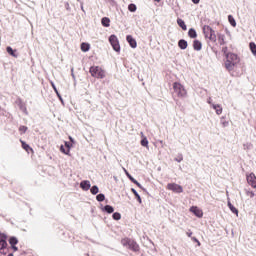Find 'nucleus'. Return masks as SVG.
I'll return each instance as SVG.
<instances>
[{"label":"nucleus","mask_w":256,"mask_h":256,"mask_svg":"<svg viewBox=\"0 0 256 256\" xmlns=\"http://www.w3.org/2000/svg\"><path fill=\"white\" fill-rule=\"evenodd\" d=\"M239 56L235 53L226 54L225 67L227 71H233L235 69V65L239 63Z\"/></svg>","instance_id":"nucleus-1"},{"label":"nucleus","mask_w":256,"mask_h":256,"mask_svg":"<svg viewBox=\"0 0 256 256\" xmlns=\"http://www.w3.org/2000/svg\"><path fill=\"white\" fill-rule=\"evenodd\" d=\"M203 33L206 39H209L212 43H217V34H215V30L211 28L209 25L203 26Z\"/></svg>","instance_id":"nucleus-2"},{"label":"nucleus","mask_w":256,"mask_h":256,"mask_svg":"<svg viewBox=\"0 0 256 256\" xmlns=\"http://www.w3.org/2000/svg\"><path fill=\"white\" fill-rule=\"evenodd\" d=\"M173 90L177 97H180L181 99H185V97H187V90L185 89V86H183L181 83L174 82Z\"/></svg>","instance_id":"nucleus-3"},{"label":"nucleus","mask_w":256,"mask_h":256,"mask_svg":"<svg viewBox=\"0 0 256 256\" xmlns=\"http://www.w3.org/2000/svg\"><path fill=\"white\" fill-rule=\"evenodd\" d=\"M92 77H95L96 79H104L105 77V71L101 69L99 66H92L89 70Z\"/></svg>","instance_id":"nucleus-4"},{"label":"nucleus","mask_w":256,"mask_h":256,"mask_svg":"<svg viewBox=\"0 0 256 256\" xmlns=\"http://www.w3.org/2000/svg\"><path fill=\"white\" fill-rule=\"evenodd\" d=\"M109 42L112 46V48L116 51V53H119L121 51V45H119V39L115 34L110 35Z\"/></svg>","instance_id":"nucleus-5"},{"label":"nucleus","mask_w":256,"mask_h":256,"mask_svg":"<svg viewBox=\"0 0 256 256\" xmlns=\"http://www.w3.org/2000/svg\"><path fill=\"white\" fill-rule=\"evenodd\" d=\"M167 189L169 191H173V193H183V186H181L177 183H168Z\"/></svg>","instance_id":"nucleus-6"},{"label":"nucleus","mask_w":256,"mask_h":256,"mask_svg":"<svg viewBox=\"0 0 256 256\" xmlns=\"http://www.w3.org/2000/svg\"><path fill=\"white\" fill-rule=\"evenodd\" d=\"M7 245V234L0 233V253L4 251V249H7Z\"/></svg>","instance_id":"nucleus-7"},{"label":"nucleus","mask_w":256,"mask_h":256,"mask_svg":"<svg viewBox=\"0 0 256 256\" xmlns=\"http://www.w3.org/2000/svg\"><path fill=\"white\" fill-rule=\"evenodd\" d=\"M125 175L128 177V179L134 183V185H137V187H139V189H142V191H147V189L143 188V185H141V183H139V181H137L136 179H134L130 174L129 171H127L126 169H124Z\"/></svg>","instance_id":"nucleus-8"},{"label":"nucleus","mask_w":256,"mask_h":256,"mask_svg":"<svg viewBox=\"0 0 256 256\" xmlns=\"http://www.w3.org/2000/svg\"><path fill=\"white\" fill-rule=\"evenodd\" d=\"M246 179L249 185H251V187H253L254 189H256V176L255 173H250L248 175H246Z\"/></svg>","instance_id":"nucleus-9"},{"label":"nucleus","mask_w":256,"mask_h":256,"mask_svg":"<svg viewBox=\"0 0 256 256\" xmlns=\"http://www.w3.org/2000/svg\"><path fill=\"white\" fill-rule=\"evenodd\" d=\"M190 212L193 213L199 219H201V217H203V211L201 209H199V207H197V206L190 207Z\"/></svg>","instance_id":"nucleus-10"},{"label":"nucleus","mask_w":256,"mask_h":256,"mask_svg":"<svg viewBox=\"0 0 256 256\" xmlns=\"http://www.w3.org/2000/svg\"><path fill=\"white\" fill-rule=\"evenodd\" d=\"M126 41H127V43H129V45L132 49H137V40H135V38H133V36L127 35Z\"/></svg>","instance_id":"nucleus-11"},{"label":"nucleus","mask_w":256,"mask_h":256,"mask_svg":"<svg viewBox=\"0 0 256 256\" xmlns=\"http://www.w3.org/2000/svg\"><path fill=\"white\" fill-rule=\"evenodd\" d=\"M80 188L82 191H89L91 189V182L89 180L80 182Z\"/></svg>","instance_id":"nucleus-12"},{"label":"nucleus","mask_w":256,"mask_h":256,"mask_svg":"<svg viewBox=\"0 0 256 256\" xmlns=\"http://www.w3.org/2000/svg\"><path fill=\"white\" fill-rule=\"evenodd\" d=\"M128 249H130L131 251H139V244H137V242H135L134 240H130V244L128 245Z\"/></svg>","instance_id":"nucleus-13"},{"label":"nucleus","mask_w":256,"mask_h":256,"mask_svg":"<svg viewBox=\"0 0 256 256\" xmlns=\"http://www.w3.org/2000/svg\"><path fill=\"white\" fill-rule=\"evenodd\" d=\"M193 49L194 51H201L203 49V44L199 40H194L193 41Z\"/></svg>","instance_id":"nucleus-14"},{"label":"nucleus","mask_w":256,"mask_h":256,"mask_svg":"<svg viewBox=\"0 0 256 256\" xmlns=\"http://www.w3.org/2000/svg\"><path fill=\"white\" fill-rule=\"evenodd\" d=\"M102 211H103V213H108L109 215H111V213H114L115 208H113V206L107 204L104 207H102Z\"/></svg>","instance_id":"nucleus-15"},{"label":"nucleus","mask_w":256,"mask_h":256,"mask_svg":"<svg viewBox=\"0 0 256 256\" xmlns=\"http://www.w3.org/2000/svg\"><path fill=\"white\" fill-rule=\"evenodd\" d=\"M188 45H189V44L187 43V40H185V39H180V40L178 41V47H179L180 49H182V50L187 49Z\"/></svg>","instance_id":"nucleus-16"},{"label":"nucleus","mask_w":256,"mask_h":256,"mask_svg":"<svg viewBox=\"0 0 256 256\" xmlns=\"http://www.w3.org/2000/svg\"><path fill=\"white\" fill-rule=\"evenodd\" d=\"M212 109H214L216 115H221V113H223V107L219 104H212Z\"/></svg>","instance_id":"nucleus-17"},{"label":"nucleus","mask_w":256,"mask_h":256,"mask_svg":"<svg viewBox=\"0 0 256 256\" xmlns=\"http://www.w3.org/2000/svg\"><path fill=\"white\" fill-rule=\"evenodd\" d=\"M6 51L8 53V55H11L12 57H19V55H17V50H13V48L11 46H7Z\"/></svg>","instance_id":"nucleus-18"},{"label":"nucleus","mask_w":256,"mask_h":256,"mask_svg":"<svg viewBox=\"0 0 256 256\" xmlns=\"http://www.w3.org/2000/svg\"><path fill=\"white\" fill-rule=\"evenodd\" d=\"M101 24L103 25V27H110L111 26V19H109V17H103L101 19Z\"/></svg>","instance_id":"nucleus-19"},{"label":"nucleus","mask_w":256,"mask_h":256,"mask_svg":"<svg viewBox=\"0 0 256 256\" xmlns=\"http://www.w3.org/2000/svg\"><path fill=\"white\" fill-rule=\"evenodd\" d=\"M188 37H190V39H197V31L195 28H190L188 30Z\"/></svg>","instance_id":"nucleus-20"},{"label":"nucleus","mask_w":256,"mask_h":256,"mask_svg":"<svg viewBox=\"0 0 256 256\" xmlns=\"http://www.w3.org/2000/svg\"><path fill=\"white\" fill-rule=\"evenodd\" d=\"M51 86H52V89H54V92L56 93L59 101H61V103H63V97L61 96V94L59 93V90H57V86H55V83L54 82H51Z\"/></svg>","instance_id":"nucleus-21"},{"label":"nucleus","mask_w":256,"mask_h":256,"mask_svg":"<svg viewBox=\"0 0 256 256\" xmlns=\"http://www.w3.org/2000/svg\"><path fill=\"white\" fill-rule=\"evenodd\" d=\"M177 24L179 25V27H181L183 31H187V25L185 24V21L183 19L178 18Z\"/></svg>","instance_id":"nucleus-22"},{"label":"nucleus","mask_w":256,"mask_h":256,"mask_svg":"<svg viewBox=\"0 0 256 256\" xmlns=\"http://www.w3.org/2000/svg\"><path fill=\"white\" fill-rule=\"evenodd\" d=\"M131 192L137 199L138 203H140V204L143 203V200L141 199V195H139V192H137V190H135V188H131Z\"/></svg>","instance_id":"nucleus-23"},{"label":"nucleus","mask_w":256,"mask_h":256,"mask_svg":"<svg viewBox=\"0 0 256 256\" xmlns=\"http://www.w3.org/2000/svg\"><path fill=\"white\" fill-rule=\"evenodd\" d=\"M89 49H91V45H89V43L83 42L81 44V51H83V53H87V51H89Z\"/></svg>","instance_id":"nucleus-24"},{"label":"nucleus","mask_w":256,"mask_h":256,"mask_svg":"<svg viewBox=\"0 0 256 256\" xmlns=\"http://www.w3.org/2000/svg\"><path fill=\"white\" fill-rule=\"evenodd\" d=\"M217 37H218V42L220 45H225V34H221V33H218L217 34Z\"/></svg>","instance_id":"nucleus-25"},{"label":"nucleus","mask_w":256,"mask_h":256,"mask_svg":"<svg viewBox=\"0 0 256 256\" xmlns=\"http://www.w3.org/2000/svg\"><path fill=\"white\" fill-rule=\"evenodd\" d=\"M8 241H9L11 247L15 246V245H17V243H19V240L15 236H11Z\"/></svg>","instance_id":"nucleus-26"},{"label":"nucleus","mask_w":256,"mask_h":256,"mask_svg":"<svg viewBox=\"0 0 256 256\" xmlns=\"http://www.w3.org/2000/svg\"><path fill=\"white\" fill-rule=\"evenodd\" d=\"M249 47H250L251 53L254 55V57H256V44H255V42H250Z\"/></svg>","instance_id":"nucleus-27"},{"label":"nucleus","mask_w":256,"mask_h":256,"mask_svg":"<svg viewBox=\"0 0 256 256\" xmlns=\"http://www.w3.org/2000/svg\"><path fill=\"white\" fill-rule=\"evenodd\" d=\"M228 21L232 27H237V22L235 21V18L232 15L228 16Z\"/></svg>","instance_id":"nucleus-28"},{"label":"nucleus","mask_w":256,"mask_h":256,"mask_svg":"<svg viewBox=\"0 0 256 256\" xmlns=\"http://www.w3.org/2000/svg\"><path fill=\"white\" fill-rule=\"evenodd\" d=\"M128 11H130V13H135V11H137V5H135L134 3L129 4Z\"/></svg>","instance_id":"nucleus-29"},{"label":"nucleus","mask_w":256,"mask_h":256,"mask_svg":"<svg viewBox=\"0 0 256 256\" xmlns=\"http://www.w3.org/2000/svg\"><path fill=\"white\" fill-rule=\"evenodd\" d=\"M90 192L92 195H97V193H99V186L94 185L90 188Z\"/></svg>","instance_id":"nucleus-30"},{"label":"nucleus","mask_w":256,"mask_h":256,"mask_svg":"<svg viewBox=\"0 0 256 256\" xmlns=\"http://www.w3.org/2000/svg\"><path fill=\"white\" fill-rule=\"evenodd\" d=\"M96 200L98 201V203H103V201H105V194L100 193L96 196Z\"/></svg>","instance_id":"nucleus-31"},{"label":"nucleus","mask_w":256,"mask_h":256,"mask_svg":"<svg viewBox=\"0 0 256 256\" xmlns=\"http://www.w3.org/2000/svg\"><path fill=\"white\" fill-rule=\"evenodd\" d=\"M121 243H122L123 247H128L129 248V244L131 243V239L124 238V239L121 240Z\"/></svg>","instance_id":"nucleus-32"},{"label":"nucleus","mask_w":256,"mask_h":256,"mask_svg":"<svg viewBox=\"0 0 256 256\" xmlns=\"http://www.w3.org/2000/svg\"><path fill=\"white\" fill-rule=\"evenodd\" d=\"M22 143V148L24 149V151H33V149H31V146H29V144H26L25 141H21Z\"/></svg>","instance_id":"nucleus-33"},{"label":"nucleus","mask_w":256,"mask_h":256,"mask_svg":"<svg viewBox=\"0 0 256 256\" xmlns=\"http://www.w3.org/2000/svg\"><path fill=\"white\" fill-rule=\"evenodd\" d=\"M112 219H114V221H120L121 219V213L119 212H114L112 215Z\"/></svg>","instance_id":"nucleus-34"},{"label":"nucleus","mask_w":256,"mask_h":256,"mask_svg":"<svg viewBox=\"0 0 256 256\" xmlns=\"http://www.w3.org/2000/svg\"><path fill=\"white\" fill-rule=\"evenodd\" d=\"M140 143H141L142 147L149 146V140H147V137L143 138Z\"/></svg>","instance_id":"nucleus-35"},{"label":"nucleus","mask_w":256,"mask_h":256,"mask_svg":"<svg viewBox=\"0 0 256 256\" xmlns=\"http://www.w3.org/2000/svg\"><path fill=\"white\" fill-rule=\"evenodd\" d=\"M27 126H20L19 127V132H20V135H24V133H27Z\"/></svg>","instance_id":"nucleus-36"},{"label":"nucleus","mask_w":256,"mask_h":256,"mask_svg":"<svg viewBox=\"0 0 256 256\" xmlns=\"http://www.w3.org/2000/svg\"><path fill=\"white\" fill-rule=\"evenodd\" d=\"M64 145L67 148L68 153H69L71 151V148L73 147V144L71 142L65 141Z\"/></svg>","instance_id":"nucleus-37"},{"label":"nucleus","mask_w":256,"mask_h":256,"mask_svg":"<svg viewBox=\"0 0 256 256\" xmlns=\"http://www.w3.org/2000/svg\"><path fill=\"white\" fill-rule=\"evenodd\" d=\"M246 195L248 197H250L251 199H253L255 197V192L254 191L246 190Z\"/></svg>","instance_id":"nucleus-38"},{"label":"nucleus","mask_w":256,"mask_h":256,"mask_svg":"<svg viewBox=\"0 0 256 256\" xmlns=\"http://www.w3.org/2000/svg\"><path fill=\"white\" fill-rule=\"evenodd\" d=\"M60 151L61 153H64V155H69V150H65V146L63 145L60 146Z\"/></svg>","instance_id":"nucleus-39"},{"label":"nucleus","mask_w":256,"mask_h":256,"mask_svg":"<svg viewBox=\"0 0 256 256\" xmlns=\"http://www.w3.org/2000/svg\"><path fill=\"white\" fill-rule=\"evenodd\" d=\"M174 161H176L177 163H181V161H183V154H179L178 157L174 159Z\"/></svg>","instance_id":"nucleus-40"},{"label":"nucleus","mask_w":256,"mask_h":256,"mask_svg":"<svg viewBox=\"0 0 256 256\" xmlns=\"http://www.w3.org/2000/svg\"><path fill=\"white\" fill-rule=\"evenodd\" d=\"M230 209V211L232 212V213H234V215H239V210H237V208H235V206H232L231 208H229Z\"/></svg>","instance_id":"nucleus-41"},{"label":"nucleus","mask_w":256,"mask_h":256,"mask_svg":"<svg viewBox=\"0 0 256 256\" xmlns=\"http://www.w3.org/2000/svg\"><path fill=\"white\" fill-rule=\"evenodd\" d=\"M227 51H229V48H227V46H224L222 48V53H224L225 57H227V55H229V53Z\"/></svg>","instance_id":"nucleus-42"},{"label":"nucleus","mask_w":256,"mask_h":256,"mask_svg":"<svg viewBox=\"0 0 256 256\" xmlns=\"http://www.w3.org/2000/svg\"><path fill=\"white\" fill-rule=\"evenodd\" d=\"M20 109L21 111H23V113H25V115H28L29 113L27 112V107H25L23 104L20 105Z\"/></svg>","instance_id":"nucleus-43"},{"label":"nucleus","mask_w":256,"mask_h":256,"mask_svg":"<svg viewBox=\"0 0 256 256\" xmlns=\"http://www.w3.org/2000/svg\"><path fill=\"white\" fill-rule=\"evenodd\" d=\"M223 127H229L228 121H221Z\"/></svg>","instance_id":"nucleus-44"},{"label":"nucleus","mask_w":256,"mask_h":256,"mask_svg":"<svg viewBox=\"0 0 256 256\" xmlns=\"http://www.w3.org/2000/svg\"><path fill=\"white\" fill-rule=\"evenodd\" d=\"M207 103L209 104V105H211V107H213V102H212V100H211V98H208V100H207Z\"/></svg>","instance_id":"nucleus-45"},{"label":"nucleus","mask_w":256,"mask_h":256,"mask_svg":"<svg viewBox=\"0 0 256 256\" xmlns=\"http://www.w3.org/2000/svg\"><path fill=\"white\" fill-rule=\"evenodd\" d=\"M69 140H70V143L73 145V143H75V139H73V137L69 136Z\"/></svg>","instance_id":"nucleus-46"},{"label":"nucleus","mask_w":256,"mask_h":256,"mask_svg":"<svg viewBox=\"0 0 256 256\" xmlns=\"http://www.w3.org/2000/svg\"><path fill=\"white\" fill-rule=\"evenodd\" d=\"M11 248L13 249V251H19V248L17 246H11Z\"/></svg>","instance_id":"nucleus-47"},{"label":"nucleus","mask_w":256,"mask_h":256,"mask_svg":"<svg viewBox=\"0 0 256 256\" xmlns=\"http://www.w3.org/2000/svg\"><path fill=\"white\" fill-rule=\"evenodd\" d=\"M201 0H192V3H194V5H198V3L200 2Z\"/></svg>","instance_id":"nucleus-48"},{"label":"nucleus","mask_w":256,"mask_h":256,"mask_svg":"<svg viewBox=\"0 0 256 256\" xmlns=\"http://www.w3.org/2000/svg\"><path fill=\"white\" fill-rule=\"evenodd\" d=\"M80 7L83 12H85V9L83 8V2H80Z\"/></svg>","instance_id":"nucleus-49"},{"label":"nucleus","mask_w":256,"mask_h":256,"mask_svg":"<svg viewBox=\"0 0 256 256\" xmlns=\"http://www.w3.org/2000/svg\"><path fill=\"white\" fill-rule=\"evenodd\" d=\"M228 207L229 209L233 207V204L231 203V201H228Z\"/></svg>","instance_id":"nucleus-50"},{"label":"nucleus","mask_w":256,"mask_h":256,"mask_svg":"<svg viewBox=\"0 0 256 256\" xmlns=\"http://www.w3.org/2000/svg\"><path fill=\"white\" fill-rule=\"evenodd\" d=\"M0 254L1 255H7V252H5V250H1Z\"/></svg>","instance_id":"nucleus-51"},{"label":"nucleus","mask_w":256,"mask_h":256,"mask_svg":"<svg viewBox=\"0 0 256 256\" xmlns=\"http://www.w3.org/2000/svg\"><path fill=\"white\" fill-rule=\"evenodd\" d=\"M65 7H66L67 11H69V3L68 2L65 4Z\"/></svg>","instance_id":"nucleus-52"},{"label":"nucleus","mask_w":256,"mask_h":256,"mask_svg":"<svg viewBox=\"0 0 256 256\" xmlns=\"http://www.w3.org/2000/svg\"><path fill=\"white\" fill-rule=\"evenodd\" d=\"M192 239L195 241V243H199V240L196 237H193Z\"/></svg>","instance_id":"nucleus-53"},{"label":"nucleus","mask_w":256,"mask_h":256,"mask_svg":"<svg viewBox=\"0 0 256 256\" xmlns=\"http://www.w3.org/2000/svg\"><path fill=\"white\" fill-rule=\"evenodd\" d=\"M191 235H193V232H188V233H187V236H188V237H191Z\"/></svg>","instance_id":"nucleus-54"},{"label":"nucleus","mask_w":256,"mask_h":256,"mask_svg":"<svg viewBox=\"0 0 256 256\" xmlns=\"http://www.w3.org/2000/svg\"><path fill=\"white\" fill-rule=\"evenodd\" d=\"M197 243H198V246H200V245H201V242H199V241H198Z\"/></svg>","instance_id":"nucleus-55"},{"label":"nucleus","mask_w":256,"mask_h":256,"mask_svg":"<svg viewBox=\"0 0 256 256\" xmlns=\"http://www.w3.org/2000/svg\"><path fill=\"white\" fill-rule=\"evenodd\" d=\"M8 256H13V253L8 254Z\"/></svg>","instance_id":"nucleus-56"},{"label":"nucleus","mask_w":256,"mask_h":256,"mask_svg":"<svg viewBox=\"0 0 256 256\" xmlns=\"http://www.w3.org/2000/svg\"><path fill=\"white\" fill-rule=\"evenodd\" d=\"M77 1H78V3H82L81 0H77Z\"/></svg>","instance_id":"nucleus-57"},{"label":"nucleus","mask_w":256,"mask_h":256,"mask_svg":"<svg viewBox=\"0 0 256 256\" xmlns=\"http://www.w3.org/2000/svg\"><path fill=\"white\" fill-rule=\"evenodd\" d=\"M72 77H75V74L72 73Z\"/></svg>","instance_id":"nucleus-58"}]
</instances>
